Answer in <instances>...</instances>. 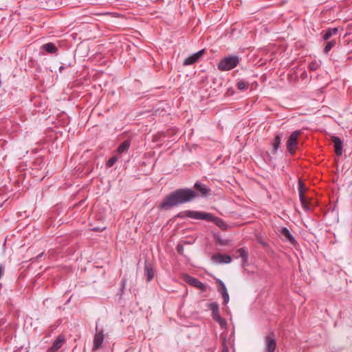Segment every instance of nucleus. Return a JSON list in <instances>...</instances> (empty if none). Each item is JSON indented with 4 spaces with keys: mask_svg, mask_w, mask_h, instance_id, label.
I'll list each match as a JSON object with an SVG mask.
<instances>
[{
    "mask_svg": "<svg viewBox=\"0 0 352 352\" xmlns=\"http://www.w3.org/2000/svg\"><path fill=\"white\" fill-rule=\"evenodd\" d=\"M233 256L236 258H238L239 257L241 258L242 260V266L243 267H245L247 265L248 258H249V254L248 252L244 248H239L236 251V254L233 255Z\"/></svg>",
    "mask_w": 352,
    "mask_h": 352,
    "instance_id": "12",
    "label": "nucleus"
},
{
    "mask_svg": "<svg viewBox=\"0 0 352 352\" xmlns=\"http://www.w3.org/2000/svg\"><path fill=\"white\" fill-rule=\"evenodd\" d=\"M42 254H43V253H41V254H38V255L37 256V258H40V257L42 256Z\"/></svg>",
    "mask_w": 352,
    "mask_h": 352,
    "instance_id": "33",
    "label": "nucleus"
},
{
    "mask_svg": "<svg viewBox=\"0 0 352 352\" xmlns=\"http://www.w3.org/2000/svg\"><path fill=\"white\" fill-rule=\"evenodd\" d=\"M65 341V336L62 334L59 335L54 341L52 346L47 349V352H56L62 347Z\"/></svg>",
    "mask_w": 352,
    "mask_h": 352,
    "instance_id": "9",
    "label": "nucleus"
},
{
    "mask_svg": "<svg viewBox=\"0 0 352 352\" xmlns=\"http://www.w3.org/2000/svg\"><path fill=\"white\" fill-rule=\"evenodd\" d=\"M205 50H201L197 52L192 54L189 57L186 58L183 63L184 66L190 65L197 62L200 58L204 54Z\"/></svg>",
    "mask_w": 352,
    "mask_h": 352,
    "instance_id": "10",
    "label": "nucleus"
},
{
    "mask_svg": "<svg viewBox=\"0 0 352 352\" xmlns=\"http://www.w3.org/2000/svg\"><path fill=\"white\" fill-rule=\"evenodd\" d=\"M1 206V205L0 204V207Z\"/></svg>",
    "mask_w": 352,
    "mask_h": 352,
    "instance_id": "35",
    "label": "nucleus"
},
{
    "mask_svg": "<svg viewBox=\"0 0 352 352\" xmlns=\"http://www.w3.org/2000/svg\"><path fill=\"white\" fill-rule=\"evenodd\" d=\"M186 216L188 218L194 219L206 220L208 221L214 222L218 227L223 230H226L228 228V225L222 219L214 217L210 213L195 210H188L186 212Z\"/></svg>",
    "mask_w": 352,
    "mask_h": 352,
    "instance_id": "2",
    "label": "nucleus"
},
{
    "mask_svg": "<svg viewBox=\"0 0 352 352\" xmlns=\"http://www.w3.org/2000/svg\"><path fill=\"white\" fill-rule=\"evenodd\" d=\"M144 274L146 277L147 282L151 281L155 276L153 265L147 261H146L144 263Z\"/></svg>",
    "mask_w": 352,
    "mask_h": 352,
    "instance_id": "16",
    "label": "nucleus"
},
{
    "mask_svg": "<svg viewBox=\"0 0 352 352\" xmlns=\"http://www.w3.org/2000/svg\"><path fill=\"white\" fill-rule=\"evenodd\" d=\"M298 193H299V197H305L304 193L306 190L305 185L301 179H298Z\"/></svg>",
    "mask_w": 352,
    "mask_h": 352,
    "instance_id": "22",
    "label": "nucleus"
},
{
    "mask_svg": "<svg viewBox=\"0 0 352 352\" xmlns=\"http://www.w3.org/2000/svg\"><path fill=\"white\" fill-rule=\"evenodd\" d=\"M124 286H125V280H123L122 281V290L124 289Z\"/></svg>",
    "mask_w": 352,
    "mask_h": 352,
    "instance_id": "31",
    "label": "nucleus"
},
{
    "mask_svg": "<svg viewBox=\"0 0 352 352\" xmlns=\"http://www.w3.org/2000/svg\"><path fill=\"white\" fill-rule=\"evenodd\" d=\"M43 49L48 54H55L58 51V48L53 43H47L42 45Z\"/></svg>",
    "mask_w": 352,
    "mask_h": 352,
    "instance_id": "19",
    "label": "nucleus"
},
{
    "mask_svg": "<svg viewBox=\"0 0 352 352\" xmlns=\"http://www.w3.org/2000/svg\"><path fill=\"white\" fill-rule=\"evenodd\" d=\"M186 211H187V210L184 211V212H179V214H177V217H180V218L187 217L186 216Z\"/></svg>",
    "mask_w": 352,
    "mask_h": 352,
    "instance_id": "29",
    "label": "nucleus"
},
{
    "mask_svg": "<svg viewBox=\"0 0 352 352\" xmlns=\"http://www.w3.org/2000/svg\"><path fill=\"white\" fill-rule=\"evenodd\" d=\"M280 234L283 236H285L290 243L294 245L296 243L294 237L292 236V234L290 233L289 230L287 228H282L280 230Z\"/></svg>",
    "mask_w": 352,
    "mask_h": 352,
    "instance_id": "18",
    "label": "nucleus"
},
{
    "mask_svg": "<svg viewBox=\"0 0 352 352\" xmlns=\"http://www.w3.org/2000/svg\"><path fill=\"white\" fill-rule=\"evenodd\" d=\"M195 199L196 195L192 188H178L165 196L160 208L162 210H168L173 207L191 202Z\"/></svg>",
    "mask_w": 352,
    "mask_h": 352,
    "instance_id": "1",
    "label": "nucleus"
},
{
    "mask_svg": "<svg viewBox=\"0 0 352 352\" xmlns=\"http://www.w3.org/2000/svg\"><path fill=\"white\" fill-rule=\"evenodd\" d=\"M186 281L191 286L201 289L202 292L206 291V285L199 281L197 278L190 276H187Z\"/></svg>",
    "mask_w": 352,
    "mask_h": 352,
    "instance_id": "13",
    "label": "nucleus"
},
{
    "mask_svg": "<svg viewBox=\"0 0 352 352\" xmlns=\"http://www.w3.org/2000/svg\"><path fill=\"white\" fill-rule=\"evenodd\" d=\"M331 141L333 143V146L335 149V153L338 156H340L342 155V148L343 144L340 138L337 136H332Z\"/></svg>",
    "mask_w": 352,
    "mask_h": 352,
    "instance_id": "15",
    "label": "nucleus"
},
{
    "mask_svg": "<svg viewBox=\"0 0 352 352\" xmlns=\"http://www.w3.org/2000/svg\"><path fill=\"white\" fill-rule=\"evenodd\" d=\"M217 283H219V286L218 288L219 292L221 294L222 298L223 299V303L226 305L230 300L229 294L227 291V288L224 283L220 280H217Z\"/></svg>",
    "mask_w": 352,
    "mask_h": 352,
    "instance_id": "14",
    "label": "nucleus"
},
{
    "mask_svg": "<svg viewBox=\"0 0 352 352\" xmlns=\"http://www.w3.org/2000/svg\"><path fill=\"white\" fill-rule=\"evenodd\" d=\"M208 307L211 310V316L214 321L219 323L222 329L227 326L226 320L219 314V306L217 302H212L208 305Z\"/></svg>",
    "mask_w": 352,
    "mask_h": 352,
    "instance_id": "4",
    "label": "nucleus"
},
{
    "mask_svg": "<svg viewBox=\"0 0 352 352\" xmlns=\"http://www.w3.org/2000/svg\"><path fill=\"white\" fill-rule=\"evenodd\" d=\"M265 350L266 352H274L276 348V341L274 332H270L265 336Z\"/></svg>",
    "mask_w": 352,
    "mask_h": 352,
    "instance_id": "7",
    "label": "nucleus"
},
{
    "mask_svg": "<svg viewBox=\"0 0 352 352\" xmlns=\"http://www.w3.org/2000/svg\"><path fill=\"white\" fill-rule=\"evenodd\" d=\"M240 59L238 56L232 55L224 57L218 63L217 67L220 71L226 72L236 67L239 63Z\"/></svg>",
    "mask_w": 352,
    "mask_h": 352,
    "instance_id": "3",
    "label": "nucleus"
},
{
    "mask_svg": "<svg viewBox=\"0 0 352 352\" xmlns=\"http://www.w3.org/2000/svg\"><path fill=\"white\" fill-rule=\"evenodd\" d=\"M282 138L283 134L281 133H276L274 139L272 140L271 144L272 146V153L274 154L277 153V151L280 145Z\"/></svg>",
    "mask_w": 352,
    "mask_h": 352,
    "instance_id": "17",
    "label": "nucleus"
},
{
    "mask_svg": "<svg viewBox=\"0 0 352 352\" xmlns=\"http://www.w3.org/2000/svg\"><path fill=\"white\" fill-rule=\"evenodd\" d=\"M194 192L196 195V198L197 197H207L210 195V188L206 186L201 183L200 182H196L194 184Z\"/></svg>",
    "mask_w": 352,
    "mask_h": 352,
    "instance_id": "6",
    "label": "nucleus"
},
{
    "mask_svg": "<svg viewBox=\"0 0 352 352\" xmlns=\"http://www.w3.org/2000/svg\"><path fill=\"white\" fill-rule=\"evenodd\" d=\"M104 336L102 330L99 331L98 327H96V333L94 337L93 351L99 349L103 343Z\"/></svg>",
    "mask_w": 352,
    "mask_h": 352,
    "instance_id": "8",
    "label": "nucleus"
},
{
    "mask_svg": "<svg viewBox=\"0 0 352 352\" xmlns=\"http://www.w3.org/2000/svg\"><path fill=\"white\" fill-rule=\"evenodd\" d=\"M118 157L116 156V155H114L113 157H111L107 162V164H106V166L108 167V168H110L111 166H113L115 163L118 161Z\"/></svg>",
    "mask_w": 352,
    "mask_h": 352,
    "instance_id": "26",
    "label": "nucleus"
},
{
    "mask_svg": "<svg viewBox=\"0 0 352 352\" xmlns=\"http://www.w3.org/2000/svg\"><path fill=\"white\" fill-rule=\"evenodd\" d=\"M211 259L213 262L217 263H231L232 258L230 256L227 254H223L220 253L214 254L212 256Z\"/></svg>",
    "mask_w": 352,
    "mask_h": 352,
    "instance_id": "11",
    "label": "nucleus"
},
{
    "mask_svg": "<svg viewBox=\"0 0 352 352\" xmlns=\"http://www.w3.org/2000/svg\"><path fill=\"white\" fill-rule=\"evenodd\" d=\"M93 230H94V231H99L100 229L98 228H94Z\"/></svg>",
    "mask_w": 352,
    "mask_h": 352,
    "instance_id": "32",
    "label": "nucleus"
},
{
    "mask_svg": "<svg viewBox=\"0 0 352 352\" xmlns=\"http://www.w3.org/2000/svg\"><path fill=\"white\" fill-rule=\"evenodd\" d=\"M5 272V268L3 265H0V278L2 277Z\"/></svg>",
    "mask_w": 352,
    "mask_h": 352,
    "instance_id": "28",
    "label": "nucleus"
},
{
    "mask_svg": "<svg viewBox=\"0 0 352 352\" xmlns=\"http://www.w3.org/2000/svg\"><path fill=\"white\" fill-rule=\"evenodd\" d=\"M336 45V41H330L327 43L324 48V53L328 54L329 52Z\"/></svg>",
    "mask_w": 352,
    "mask_h": 352,
    "instance_id": "24",
    "label": "nucleus"
},
{
    "mask_svg": "<svg viewBox=\"0 0 352 352\" xmlns=\"http://www.w3.org/2000/svg\"><path fill=\"white\" fill-rule=\"evenodd\" d=\"M319 67V65L316 61H312L309 65V69L311 71H315L318 69Z\"/></svg>",
    "mask_w": 352,
    "mask_h": 352,
    "instance_id": "27",
    "label": "nucleus"
},
{
    "mask_svg": "<svg viewBox=\"0 0 352 352\" xmlns=\"http://www.w3.org/2000/svg\"><path fill=\"white\" fill-rule=\"evenodd\" d=\"M131 143L129 140H125L120 144L117 148V152L119 154H122L124 152H126L130 147Z\"/></svg>",
    "mask_w": 352,
    "mask_h": 352,
    "instance_id": "20",
    "label": "nucleus"
},
{
    "mask_svg": "<svg viewBox=\"0 0 352 352\" xmlns=\"http://www.w3.org/2000/svg\"><path fill=\"white\" fill-rule=\"evenodd\" d=\"M301 133V131L297 130L293 131L289 137L288 138V140L286 143V147L287 149V151L290 154H294L297 148V144H298V138Z\"/></svg>",
    "mask_w": 352,
    "mask_h": 352,
    "instance_id": "5",
    "label": "nucleus"
},
{
    "mask_svg": "<svg viewBox=\"0 0 352 352\" xmlns=\"http://www.w3.org/2000/svg\"><path fill=\"white\" fill-rule=\"evenodd\" d=\"M177 249L178 252H179V254H182V246H180V245H177Z\"/></svg>",
    "mask_w": 352,
    "mask_h": 352,
    "instance_id": "30",
    "label": "nucleus"
},
{
    "mask_svg": "<svg viewBox=\"0 0 352 352\" xmlns=\"http://www.w3.org/2000/svg\"><path fill=\"white\" fill-rule=\"evenodd\" d=\"M219 243L221 245H223V244H224V243H223L222 241H219Z\"/></svg>",
    "mask_w": 352,
    "mask_h": 352,
    "instance_id": "34",
    "label": "nucleus"
},
{
    "mask_svg": "<svg viewBox=\"0 0 352 352\" xmlns=\"http://www.w3.org/2000/svg\"><path fill=\"white\" fill-rule=\"evenodd\" d=\"M249 87V83L244 80H239L236 83V87L239 90L247 89Z\"/></svg>",
    "mask_w": 352,
    "mask_h": 352,
    "instance_id": "23",
    "label": "nucleus"
},
{
    "mask_svg": "<svg viewBox=\"0 0 352 352\" xmlns=\"http://www.w3.org/2000/svg\"><path fill=\"white\" fill-rule=\"evenodd\" d=\"M299 199H300V203H301V205H302V207L303 208V209L306 211L309 210L310 208H309V203L307 201L306 198L305 197H299Z\"/></svg>",
    "mask_w": 352,
    "mask_h": 352,
    "instance_id": "25",
    "label": "nucleus"
},
{
    "mask_svg": "<svg viewBox=\"0 0 352 352\" xmlns=\"http://www.w3.org/2000/svg\"><path fill=\"white\" fill-rule=\"evenodd\" d=\"M338 31V28H329L327 29L324 34L322 36V38L324 41H327L333 35H335L337 34Z\"/></svg>",
    "mask_w": 352,
    "mask_h": 352,
    "instance_id": "21",
    "label": "nucleus"
}]
</instances>
